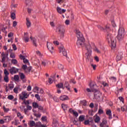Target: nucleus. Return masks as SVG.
<instances>
[{
  "label": "nucleus",
  "instance_id": "f257e3e1",
  "mask_svg": "<svg viewBox=\"0 0 127 127\" xmlns=\"http://www.w3.org/2000/svg\"><path fill=\"white\" fill-rule=\"evenodd\" d=\"M75 33L78 38V40L76 42L77 47H78V48H81V47H84L85 43L84 42H85V39H84L83 34H82V33H81L79 30H76Z\"/></svg>",
  "mask_w": 127,
  "mask_h": 127
},
{
  "label": "nucleus",
  "instance_id": "f03ea898",
  "mask_svg": "<svg viewBox=\"0 0 127 127\" xmlns=\"http://www.w3.org/2000/svg\"><path fill=\"white\" fill-rule=\"evenodd\" d=\"M125 35L126 32L125 31V28L123 27H120L117 36V39L119 41H123V40H124V38H125Z\"/></svg>",
  "mask_w": 127,
  "mask_h": 127
},
{
  "label": "nucleus",
  "instance_id": "7ed1b4c3",
  "mask_svg": "<svg viewBox=\"0 0 127 127\" xmlns=\"http://www.w3.org/2000/svg\"><path fill=\"white\" fill-rule=\"evenodd\" d=\"M106 39L108 41V43H111L112 45V47L115 48L116 47V39L113 37L112 34L110 33H107Z\"/></svg>",
  "mask_w": 127,
  "mask_h": 127
},
{
  "label": "nucleus",
  "instance_id": "20e7f679",
  "mask_svg": "<svg viewBox=\"0 0 127 127\" xmlns=\"http://www.w3.org/2000/svg\"><path fill=\"white\" fill-rule=\"evenodd\" d=\"M57 32H58L59 35H60L62 37H63L65 32L64 27H63L62 25H59L58 27L57 28Z\"/></svg>",
  "mask_w": 127,
  "mask_h": 127
},
{
  "label": "nucleus",
  "instance_id": "39448f33",
  "mask_svg": "<svg viewBox=\"0 0 127 127\" xmlns=\"http://www.w3.org/2000/svg\"><path fill=\"white\" fill-rule=\"evenodd\" d=\"M20 100L24 101L25 99H27L29 97V94L26 91H22L21 94L19 95Z\"/></svg>",
  "mask_w": 127,
  "mask_h": 127
},
{
  "label": "nucleus",
  "instance_id": "423d86ee",
  "mask_svg": "<svg viewBox=\"0 0 127 127\" xmlns=\"http://www.w3.org/2000/svg\"><path fill=\"white\" fill-rule=\"evenodd\" d=\"M91 53L92 52H87L85 54L86 55V62H92V61H93V58L91 56Z\"/></svg>",
  "mask_w": 127,
  "mask_h": 127
},
{
  "label": "nucleus",
  "instance_id": "0eeeda50",
  "mask_svg": "<svg viewBox=\"0 0 127 127\" xmlns=\"http://www.w3.org/2000/svg\"><path fill=\"white\" fill-rule=\"evenodd\" d=\"M48 49L52 53L53 50H54V48L53 47V44L50 42H47V44Z\"/></svg>",
  "mask_w": 127,
  "mask_h": 127
},
{
  "label": "nucleus",
  "instance_id": "6e6552de",
  "mask_svg": "<svg viewBox=\"0 0 127 127\" xmlns=\"http://www.w3.org/2000/svg\"><path fill=\"white\" fill-rule=\"evenodd\" d=\"M19 76L20 77V79L23 82V83H25L26 82V76L25 74H24L22 72H20L19 73Z\"/></svg>",
  "mask_w": 127,
  "mask_h": 127
},
{
  "label": "nucleus",
  "instance_id": "1a4fd4ad",
  "mask_svg": "<svg viewBox=\"0 0 127 127\" xmlns=\"http://www.w3.org/2000/svg\"><path fill=\"white\" fill-rule=\"evenodd\" d=\"M60 52H63V55L64 56H67V51L65 50V48L63 46L60 47L59 48Z\"/></svg>",
  "mask_w": 127,
  "mask_h": 127
},
{
  "label": "nucleus",
  "instance_id": "9d476101",
  "mask_svg": "<svg viewBox=\"0 0 127 127\" xmlns=\"http://www.w3.org/2000/svg\"><path fill=\"white\" fill-rule=\"evenodd\" d=\"M94 95L95 99H99L101 98V96H102V93L98 90H96L95 91Z\"/></svg>",
  "mask_w": 127,
  "mask_h": 127
},
{
  "label": "nucleus",
  "instance_id": "9b49d317",
  "mask_svg": "<svg viewBox=\"0 0 127 127\" xmlns=\"http://www.w3.org/2000/svg\"><path fill=\"white\" fill-rule=\"evenodd\" d=\"M9 72L12 75L13 74H16V73H17V72H18V69L16 68V67H12L9 69Z\"/></svg>",
  "mask_w": 127,
  "mask_h": 127
},
{
  "label": "nucleus",
  "instance_id": "f8f14e48",
  "mask_svg": "<svg viewBox=\"0 0 127 127\" xmlns=\"http://www.w3.org/2000/svg\"><path fill=\"white\" fill-rule=\"evenodd\" d=\"M84 47L87 50V52H92V46H91V44H87L85 45V44Z\"/></svg>",
  "mask_w": 127,
  "mask_h": 127
},
{
  "label": "nucleus",
  "instance_id": "ddd939ff",
  "mask_svg": "<svg viewBox=\"0 0 127 127\" xmlns=\"http://www.w3.org/2000/svg\"><path fill=\"white\" fill-rule=\"evenodd\" d=\"M30 39H31L33 43V45L35 46L36 47H37V40L35 38H32V36L30 37Z\"/></svg>",
  "mask_w": 127,
  "mask_h": 127
},
{
  "label": "nucleus",
  "instance_id": "4468645a",
  "mask_svg": "<svg viewBox=\"0 0 127 127\" xmlns=\"http://www.w3.org/2000/svg\"><path fill=\"white\" fill-rule=\"evenodd\" d=\"M57 11L58 12V13L62 14V13H64V12H66V9H62L60 7H57Z\"/></svg>",
  "mask_w": 127,
  "mask_h": 127
},
{
  "label": "nucleus",
  "instance_id": "2eb2a0df",
  "mask_svg": "<svg viewBox=\"0 0 127 127\" xmlns=\"http://www.w3.org/2000/svg\"><path fill=\"white\" fill-rule=\"evenodd\" d=\"M123 59V52H120L116 57V60L117 61H120Z\"/></svg>",
  "mask_w": 127,
  "mask_h": 127
},
{
  "label": "nucleus",
  "instance_id": "dca6fc26",
  "mask_svg": "<svg viewBox=\"0 0 127 127\" xmlns=\"http://www.w3.org/2000/svg\"><path fill=\"white\" fill-rule=\"evenodd\" d=\"M56 87L59 89H63V90H64L65 89L63 83H58V84L56 85Z\"/></svg>",
  "mask_w": 127,
  "mask_h": 127
},
{
  "label": "nucleus",
  "instance_id": "f3484780",
  "mask_svg": "<svg viewBox=\"0 0 127 127\" xmlns=\"http://www.w3.org/2000/svg\"><path fill=\"white\" fill-rule=\"evenodd\" d=\"M18 91H21V89H20V87L18 85L14 88L13 92L15 94H18Z\"/></svg>",
  "mask_w": 127,
  "mask_h": 127
},
{
  "label": "nucleus",
  "instance_id": "a211bd4d",
  "mask_svg": "<svg viewBox=\"0 0 127 127\" xmlns=\"http://www.w3.org/2000/svg\"><path fill=\"white\" fill-rule=\"evenodd\" d=\"M64 87L67 89V91H70V84L67 81H65L64 84Z\"/></svg>",
  "mask_w": 127,
  "mask_h": 127
},
{
  "label": "nucleus",
  "instance_id": "6ab92c4d",
  "mask_svg": "<svg viewBox=\"0 0 127 127\" xmlns=\"http://www.w3.org/2000/svg\"><path fill=\"white\" fill-rule=\"evenodd\" d=\"M60 100H61V101H66V100H68V96L62 95L60 97Z\"/></svg>",
  "mask_w": 127,
  "mask_h": 127
},
{
  "label": "nucleus",
  "instance_id": "aec40b11",
  "mask_svg": "<svg viewBox=\"0 0 127 127\" xmlns=\"http://www.w3.org/2000/svg\"><path fill=\"white\" fill-rule=\"evenodd\" d=\"M106 115L109 116V119H113L112 116V111L111 110H108L106 111Z\"/></svg>",
  "mask_w": 127,
  "mask_h": 127
},
{
  "label": "nucleus",
  "instance_id": "412c9836",
  "mask_svg": "<svg viewBox=\"0 0 127 127\" xmlns=\"http://www.w3.org/2000/svg\"><path fill=\"white\" fill-rule=\"evenodd\" d=\"M59 126V124L58 123V121L56 120H54L53 122V127H58Z\"/></svg>",
  "mask_w": 127,
  "mask_h": 127
},
{
  "label": "nucleus",
  "instance_id": "4be33fe9",
  "mask_svg": "<svg viewBox=\"0 0 127 127\" xmlns=\"http://www.w3.org/2000/svg\"><path fill=\"white\" fill-rule=\"evenodd\" d=\"M107 121L106 120H103L102 123L100 124V127H106V126H107Z\"/></svg>",
  "mask_w": 127,
  "mask_h": 127
},
{
  "label": "nucleus",
  "instance_id": "5701e85b",
  "mask_svg": "<svg viewBox=\"0 0 127 127\" xmlns=\"http://www.w3.org/2000/svg\"><path fill=\"white\" fill-rule=\"evenodd\" d=\"M98 28L100 29L101 30H105V29H109L110 28V27L108 26H105V28H104L103 27H102L101 25H98Z\"/></svg>",
  "mask_w": 127,
  "mask_h": 127
},
{
  "label": "nucleus",
  "instance_id": "b1692460",
  "mask_svg": "<svg viewBox=\"0 0 127 127\" xmlns=\"http://www.w3.org/2000/svg\"><path fill=\"white\" fill-rule=\"evenodd\" d=\"M78 120L79 122H84V121H85V115H80Z\"/></svg>",
  "mask_w": 127,
  "mask_h": 127
},
{
  "label": "nucleus",
  "instance_id": "393cba45",
  "mask_svg": "<svg viewBox=\"0 0 127 127\" xmlns=\"http://www.w3.org/2000/svg\"><path fill=\"white\" fill-rule=\"evenodd\" d=\"M33 112L34 113V115L35 117H37V118H40V117H41V114H37L36 113V111L34 110V109L33 110Z\"/></svg>",
  "mask_w": 127,
  "mask_h": 127
},
{
  "label": "nucleus",
  "instance_id": "a878e982",
  "mask_svg": "<svg viewBox=\"0 0 127 127\" xmlns=\"http://www.w3.org/2000/svg\"><path fill=\"white\" fill-rule=\"evenodd\" d=\"M26 25L27 27H30V26L31 25V23L29 21V19L28 18H26Z\"/></svg>",
  "mask_w": 127,
  "mask_h": 127
},
{
  "label": "nucleus",
  "instance_id": "bb28decb",
  "mask_svg": "<svg viewBox=\"0 0 127 127\" xmlns=\"http://www.w3.org/2000/svg\"><path fill=\"white\" fill-rule=\"evenodd\" d=\"M62 108L64 110V111H65V110H67V108H68V105L67 104H62Z\"/></svg>",
  "mask_w": 127,
  "mask_h": 127
},
{
  "label": "nucleus",
  "instance_id": "cd10ccee",
  "mask_svg": "<svg viewBox=\"0 0 127 127\" xmlns=\"http://www.w3.org/2000/svg\"><path fill=\"white\" fill-rule=\"evenodd\" d=\"M1 55L2 56L1 63H3V62H4L5 61V54H4V53H2L1 54Z\"/></svg>",
  "mask_w": 127,
  "mask_h": 127
},
{
  "label": "nucleus",
  "instance_id": "c85d7f7f",
  "mask_svg": "<svg viewBox=\"0 0 127 127\" xmlns=\"http://www.w3.org/2000/svg\"><path fill=\"white\" fill-rule=\"evenodd\" d=\"M14 80L16 81V82H18V81H19V76H18V75H15L14 76Z\"/></svg>",
  "mask_w": 127,
  "mask_h": 127
},
{
  "label": "nucleus",
  "instance_id": "c756f323",
  "mask_svg": "<svg viewBox=\"0 0 127 127\" xmlns=\"http://www.w3.org/2000/svg\"><path fill=\"white\" fill-rule=\"evenodd\" d=\"M3 110L4 113H8V112H9V109L8 108L5 107V106H3Z\"/></svg>",
  "mask_w": 127,
  "mask_h": 127
},
{
  "label": "nucleus",
  "instance_id": "7c9ffc66",
  "mask_svg": "<svg viewBox=\"0 0 127 127\" xmlns=\"http://www.w3.org/2000/svg\"><path fill=\"white\" fill-rule=\"evenodd\" d=\"M90 89H92V90H94V88H95V87H96V84H93L92 83H90L89 85Z\"/></svg>",
  "mask_w": 127,
  "mask_h": 127
},
{
  "label": "nucleus",
  "instance_id": "2f4dec72",
  "mask_svg": "<svg viewBox=\"0 0 127 127\" xmlns=\"http://www.w3.org/2000/svg\"><path fill=\"white\" fill-rule=\"evenodd\" d=\"M4 81L6 83H8V82H9L8 75H4Z\"/></svg>",
  "mask_w": 127,
  "mask_h": 127
},
{
  "label": "nucleus",
  "instance_id": "473e14b6",
  "mask_svg": "<svg viewBox=\"0 0 127 127\" xmlns=\"http://www.w3.org/2000/svg\"><path fill=\"white\" fill-rule=\"evenodd\" d=\"M30 127H35V122H34V121H30Z\"/></svg>",
  "mask_w": 127,
  "mask_h": 127
},
{
  "label": "nucleus",
  "instance_id": "72a5a7b5",
  "mask_svg": "<svg viewBox=\"0 0 127 127\" xmlns=\"http://www.w3.org/2000/svg\"><path fill=\"white\" fill-rule=\"evenodd\" d=\"M39 90V88L37 86H36L33 89V91H34V93H38Z\"/></svg>",
  "mask_w": 127,
  "mask_h": 127
},
{
  "label": "nucleus",
  "instance_id": "f704fd0d",
  "mask_svg": "<svg viewBox=\"0 0 127 127\" xmlns=\"http://www.w3.org/2000/svg\"><path fill=\"white\" fill-rule=\"evenodd\" d=\"M26 4L28 5H31V4H32V1L29 0H26Z\"/></svg>",
  "mask_w": 127,
  "mask_h": 127
},
{
  "label": "nucleus",
  "instance_id": "c9c22d12",
  "mask_svg": "<svg viewBox=\"0 0 127 127\" xmlns=\"http://www.w3.org/2000/svg\"><path fill=\"white\" fill-rule=\"evenodd\" d=\"M24 41H25V42H28V40H29V38L28 36H25V35H24Z\"/></svg>",
  "mask_w": 127,
  "mask_h": 127
},
{
  "label": "nucleus",
  "instance_id": "e433bc0d",
  "mask_svg": "<svg viewBox=\"0 0 127 127\" xmlns=\"http://www.w3.org/2000/svg\"><path fill=\"white\" fill-rule=\"evenodd\" d=\"M11 63L14 65L17 64V61L15 59H12L11 60Z\"/></svg>",
  "mask_w": 127,
  "mask_h": 127
},
{
  "label": "nucleus",
  "instance_id": "4c0bfd02",
  "mask_svg": "<svg viewBox=\"0 0 127 127\" xmlns=\"http://www.w3.org/2000/svg\"><path fill=\"white\" fill-rule=\"evenodd\" d=\"M38 104H37L36 102L33 103V107L35 108V109L38 108Z\"/></svg>",
  "mask_w": 127,
  "mask_h": 127
},
{
  "label": "nucleus",
  "instance_id": "58836bf2",
  "mask_svg": "<svg viewBox=\"0 0 127 127\" xmlns=\"http://www.w3.org/2000/svg\"><path fill=\"white\" fill-rule=\"evenodd\" d=\"M8 87L10 90H12L13 88H14V85L12 84H8Z\"/></svg>",
  "mask_w": 127,
  "mask_h": 127
},
{
  "label": "nucleus",
  "instance_id": "ea45409f",
  "mask_svg": "<svg viewBox=\"0 0 127 127\" xmlns=\"http://www.w3.org/2000/svg\"><path fill=\"white\" fill-rule=\"evenodd\" d=\"M4 74L5 76H8L9 75V72L6 70V69H4Z\"/></svg>",
  "mask_w": 127,
  "mask_h": 127
},
{
  "label": "nucleus",
  "instance_id": "a19ab883",
  "mask_svg": "<svg viewBox=\"0 0 127 127\" xmlns=\"http://www.w3.org/2000/svg\"><path fill=\"white\" fill-rule=\"evenodd\" d=\"M86 91L87 92V93H91V92H94V89L92 88H87Z\"/></svg>",
  "mask_w": 127,
  "mask_h": 127
},
{
  "label": "nucleus",
  "instance_id": "79ce46f5",
  "mask_svg": "<svg viewBox=\"0 0 127 127\" xmlns=\"http://www.w3.org/2000/svg\"><path fill=\"white\" fill-rule=\"evenodd\" d=\"M100 117L97 116L95 119V123H99L100 122Z\"/></svg>",
  "mask_w": 127,
  "mask_h": 127
},
{
  "label": "nucleus",
  "instance_id": "37998d69",
  "mask_svg": "<svg viewBox=\"0 0 127 127\" xmlns=\"http://www.w3.org/2000/svg\"><path fill=\"white\" fill-rule=\"evenodd\" d=\"M58 68L59 69H60V70H63V68H64L63 65L59 64H58Z\"/></svg>",
  "mask_w": 127,
  "mask_h": 127
},
{
  "label": "nucleus",
  "instance_id": "c03bdc74",
  "mask_svg": "<svg viewBox=\"0 0 127 127\" xmlns=\"http://www.w3.org/2000/svg\"><path fill=\"white\" fill-rule=\"evenodd\" d=\"M57 1L58 3H60V4H62L64 1H65V0H57Z\"/></svg>",
  "mask_w": 127,
  "mask_h": 127
},
{
  "label": "nucleus",
  "instance_id": "a18cd8bd",
  "mask_svg": "<svg viewBox=\"0 0 127 127\" xmlns=\"http://www.w3.org/2000/svg\"><path fill=\"white\" fill-rule=\"evenodd\" d=\"M11 18H12V19H13V20L15 19V13H12L11 14Z\"/></svg>",
  "mask_w": 127,
  "mask_h": 127
},
{
  "label": "nucleus",
  "instance_id": "49530a36",
  "mask_svg": "<svg viewBox=\"0 0 127 127\" xmlns=\"http://www.w3.org/2000/svg\"><path fill=\"white\" fill-rule=\"evenodd\" d=\"M30 71H31V67H27V69H26V70H25V72L26 73H29Z\"/></svg>",
  "mask_w": 127,
  "mask_h": 127
},
{
  "label": "nucleus",
  "instance_id": "de8ad7c7",
  "mask_svg": "<svg viewBox=\"0 0 127 127\" xmlns=\"http://www.w3.org/2000/svg\"><path fill=\"white\" fill-rule=\"evenodd\" d=\"M35 97L37 99V100H38V101H40L41 99H40V96H39V95H38L37 94H35Z\"/></svg>",
  "mask_w": 127,
  "mask_h": 127
},
{
  "label": "nucleus",
  "instance_id": "09e8293b",
  "mask_svg": "<svg viewBox=\"0 0 127 127\" xmlns=\"http://www.w3.org/2000/svg\"><path fill=\"white\" fill-rule=\"evenodd\" d=\"M127 109V106H124L121 107V111H122V112H125V111H126V109Z\"/></svg>",
  "mask_w": 127,
  "mask_h": 127
},
{
  "label": "nucleus",
  "instance_id": "8fccbe9b",
  "mask_svg": "<svg viewBox=\"0 0 127 127\" xmlns=\"http://www.w3.org/2000/svg\"><path fill=\"white\" fill-rule=\"evenodd\" d=\"M23 103L25 104V105L28 106V105H29V100L25 101V99L24 100Z\"/></svg>",
  "mask_w": 127,
  "mask_h": 127
},
{
  "label": "nucleus",
  "instance_id": "3c124183",
  "mask_svg": "<svg viewBox=\"0 0 127 127\" xmlns=\"http://www.w3.org/2000/svg\"><path fill=\"white\" fill-rule=\"evenodd\" d=\"M13 98H14V97L12 95H10L8 96V97H7V99H8V100H13Z\"/></svg>",
  "mask_w": 127,
  "mask_h": 127
},
{
  "label": "nucleus",
  "instance_id": "603ef678",
  "mask_svg": "<svg viewBox=\"0 0 127 127\" xmlns=\"http://www.w3.org/2000/svg\"><path fill=\"white\" fill-rule=\"evenodd\" d=\"M22 69L25 71L27 69V66L26 65H23L22 66Z\"/></svg>",
  "mask_w": 127,
  "mask_h": 127
},
{
  "label": "nucleus",
  "instance_id": "864d4df0",
  "mask_svg": "<svg viewBox=\"0 0 127 127\" xmlns=\"http://www.w3.org/2000/svg\"><path fill=\"white\" fill-rule=\"evenodd\" d=\"M110 79L111 80V81H112L113 82H116V81H117V78L115 77H111L110 78Z\"/></svg>",
  "mask_w": 127,
  "mask_h": 127
},
{
  "label": "nucleus",
  "instance_id": "5fc2aeb1",
  "mask_svg": "<svg viewBox=\"0 0 127 127\" xmlns=\"http://www.w3.org/2000/svg\"><path fill=\"white\" fill-rule=\"evenodd\" d=\"M47 120V118L46 117V116H43L42 117V121H43V122H46Z\"/></svg>",
  "mask_w": 127,
  "mask_h": 127
},
{
  "label": "nucleus",
  "instance_id": "6e6d98bb",
  "mask_svg": "<svg viewBox=\"0 0 127 127\" xmlns=\"http://www.w3.org/2000/svg\"><path fill=\"white\" fill-rule=\"evenodd\" d=\"M91 66L93 67V70H96V67H97V65L96 64H91Z\"/></svg>",
  "mask_w": 127,
  "mask_h": 127
},
{
  "label": "nucleus",
  "instance_id": "4d7b16f0",
  "mask_svg": "<svg viewBox=\"0 0 127 127\" xmlns=\"http://www.w3.org/2000/svg\"><path fill=\"white\" fill-rule=\"evenodd\" d=\"M82 103L83 106H84V107H85V106H87V101H86V100H83L82 101Z\"/></svg>",
  "mask_w": 127,
  "mask_h": 127
},
{
  "label": "nucleus",
  "instance_id": "13d9d810",
  "mask_svg": "<svg viewBox=\"0 0 127 127\" xmlns=\"http://www.w3.org/2000/svg\"><path fill=\"white\" fill-rule=\"evenodd\" d=\"M72 114H73V116H74V117H78V116L79 115L78 112L76 111H74Z\"/></svg>",
  "mask_w": 127,
  "mask_h": 127
},
{
  "label": "nucleus",
  "instance_id": "bf43d9fd",
  "mask_svg": "<svg viewBox=\"0 0 127 127\" xmlns=\"http://www.w3.org/2000/svg\"><path fill=\"white\" fill-rule=\"evenodd\" d=\"M12 36H13V33L12 32H10L8 34V37H9V38L12 37Z\"/></svg>",
  "mask_w": 127,
  "mask_h": 127
},
{
  "label": "nucleus",
  "instance_id": "052dcab7",
  "mask_svg": "<svg viewBox=\"0 0 127 127\" xmlns=\"http://www.w3.org/2000/svg\"><path fill=\"white\" fill-rule=\"evenodd\" d=\"M104 113V111L101 109H99L98 110V114H102Z\"/></svg>",
  "mask_w": 127,
  "mask_h": 127
},
{
  "label": "nucleus",
  "instance_id": "680f3d73",
  "mask_svg": "<svg viewBox=\"0 0 127 127\" xmlns=\"http://www.w3.org/2000/svg\"><path fill=\"white\" fill-rule=\"evenodd\" d=\"M94 51H95V52H97V53H101V51H100V50L98 49V48H95L94 49Z\"/></svg>",
  "mask_w": 127,
  "mask_h": 127
},
{
  "label": "nucleus",
  "instance_id": "e2e57ef3",
  "mask_svg": "<svg viewBox=\"0 0 127 127\" xmlns=\"http://www.w3.org/2000/svg\"><path fill=\"white\" fill-rule=\"evenodd\" d=\"M16 25H17V22L16 21H14L13 22V27H15Z\"/></svg>",
  "mask_w": 127,
  "mask_h": 127
},
{
  "label": "nucleus",
  "instance_id": "0e129e2a",
  "mask_svg": "<svg viewBox=\"0 0 127 127\" xmlns=\"http://www.w3.org/2000/svg\"><path fill=\"white\" fill-rule=\"evenodd\" d=\"M27 90L28 92H30L31 91V86L30 85L28 86Z\"/></svg>",
  "mask_w": 127,
  "mask_h": 127
},
{
  "label": "nucleus",
  "instance_id": "69168bd1",
  "mask_svg": "<svg viewBox=\"0 0 127 127\" xmlns=\"http://www.w3.org/2000/svg\"><path fill=\"white\" fill-rule=\"evenodd\" d=\"M10 57L11 58H15V55H14V54L11 53V54H10Z\"/></svg>",
  "mask_w": 127,
  "mask_h": 127
},
{
  "label": "nucleus",
  "instance_id": "338daca9",
  "mask_svg": "<svg viewBox=\"0 0 127 127\" xmlns=\"http://www.w3.org/2000/svg\"><path fill=\"white\" fill-rule=\"evenodd\" d=\"M54 44H55V45H59V42L57 41H54L53 42Z\"/></svg>",
  "mask_w": 127,
  "mask_h": 127
},
{
  "label": "nucleus",
  "instance_id": "774afa93",
  "mask_svg": "<svg viewBox=\"0 0 127 127\" xmlns=\"http://www.w3.org/2000/svg\"><path fill=\"white\" fill-rule=\"evenodd\" d=\"M12 47H13V49L14 50H16V49H17V48H16V46L15 45V44H13L12 45Z\"/></svg>",
  "mask_w": 127,
  "mask_h": 127
}]
</instances>
